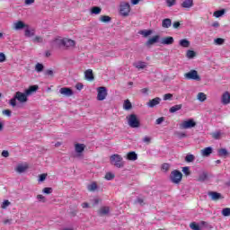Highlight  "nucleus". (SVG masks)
I'll return each instance as SVG.
<instances>
[{"instance_id": "nucleus-1", "label": "nucleus", "mask_w": 230, "mask_h": 230, "mask_svg": "<svg viewBox=\"0 0 230 230\" xmlns=\"http://www.w3.org/2000/svg\"><path fill=\"white\" fill-rule=\"evenodd\" d=\"M76 42L75 40L65 38L63 40L57 39L52 42L53 48H60V46H64L65 48H75Z\"/></svg>"}, {"instance_id": "nucleus-2", "label": "nucleus", "mask_w": 230, "mask_h": 230, "mask_svg": "<svg viewBox=\"0 0 230 230\" xmlns=\"http://www.w3.org/2000/svg\"><path fill=\"white\" fill-rule=\"evenodd\" d=\"M126 119L128 121V127H130L131 128H139L141 127V122L139 121L137 115L134 113L128 115L126 117Z\"/></svg>"}, {"instance_id": "nucleus-3", "label": "nucleus", "mask_w": 230, "mask_h": 230, "mask_svg": "<svg viewBox=\"0 0 230 230\" xmlns=\"http://www.w3.org/2000/svg\"><path fill=\"white\" fill-rule=\"evenodd\" d=\"M110 162L111 164L116 168H123V166H125V161H123V157L118 154L110 156Z\"/></svg>"}, {"instance_id": "nucleus-4", "label": "nucleus", "mask_w": 230, "mask_h": 230, "mask_svg": "<svg viewBox=\"0 0 230 230\" xmlns=\"http://www.w3.org/2000/svg\"><path fill=\"white\" fill-rule=\"evenodd\" d=\"M185 80H195L196 82H200V75L197 70H190L184 74Z\"/></svg>"}, {"instance_id": "nucleus-5", "label": "nucleus", "mask_w": 230, "mask_h": 230, "mask_svg": "<svg viewBox=\"0 0 230 230\" xmlns=\"http://www.w3.org/2000/svg\"><path fill=\"white\" fill-rule=\"evenodd\" d=\"M171 181L173 184H179L182 181V172L178 170H174L171 172Z\"/></svg>"}, {"instance_id": "nucleus-6", "label": "nucleus", "mask_w": 230, "mask_h": 230, "mask_svg": "<svg viewBox=\"0 0 230 230\" xmlns=\"http://www.w3.org/2000/svg\"><path fill=\"white\" fill-rule=\"evenodd\" d=\"M97 100L99 102H103L105 98H107V88L104 86H101L97 88Z\"/></svg>"}, {"instance_id": "nucleus-7", "label": "nucleus", "mask_w": 230, "mask_h": 230, "mask_svg": "<svg viewBox=\"0 0 230 230\" xmlns=\"http://www.w3.org/2000/svg\"><path fill=\"white\" fill-rule=\"evenodd\" d=\"M196 126H197V122H195L193 119H190L180 124V128L181 129L193 128V127H196Z\"/></svg>"}, {"instance_id": "nucleus-8", "label": "nucleus", "mask_w": 230, "mask_h": 230, "mask_svg": "<svg viewBox=\"0 0 230 230\" xmlns=\"http://www.w3.org/2000/svg\"><path fill=\"white\" fill-rule=\"evenodd\" d=\"M14 97L18 102H20V103H26V102H28V95L26 94V92H16Z\"/></svg>"}, {"instance_id": "nucleus-9", "label": "nucleus", "mask_w": 230, "mask_h": 230, "mask_svg": "<svg viewBox=\"0 0 230 230\" xmlns=\"http://www.w3.org/2000/svg\"><path fill=\"white\" fill-rule=\"evenodd\" d=\"M120 13L124 16L127 17L128 13H130V4L128 3H122L120 4Z\"/></svg>"}, {"instance_id": "nucleus-10", "label": "nucleus", "mask_w": 230, "mask_h": 230, "mask_svg": "<svg viewBox=\"0 0 230 230\" xmlns=\"http://www.w3.org/2000/svg\"><path fill=\"white\" fill-rule=\"evenodd\" d=\"M28 28V24L24 23L22 21H18L13 23V30H16V31H19V30H26Z\"/></svg>"}, {"instance_id": "nucleus-11", "label": "nucleus", "mask_w": 230, "mask_h": 230, "mask_svg": "<svg viewBox=\"0 0 230 230\" xmlns=\"http://www.w3.org/2000/svg\"><path fill=\"white\" fill-rule=\"evenodd\" d=\"M175 40H173V37L169 36L163 38L161 40V44H164V46H172Z\"/></svg>"}, {"instance_id": "nucleus-12", "label": "nucleus", "mask_w": 230, "mask_h": 230, "mask_svg": "<svg viewBox=\"0 0 230 230\" xmlns=\"http://www.w3.org/2000/svg\"><path fill=\"white\" fill-rule=\"evenodd\" d=\"M221 102L223 103V105H229L230 103V93L229 92H226L223 93L222 97H221Z\"/></svg>"}, {"instance_id": "nucleus-13", "label": "nucleus", "mask_w": 230, "mask_h": 230, "mask_svg": "<svg viewBox=\"0 0 230 230\" xmlns=\"http://www.w3.org/2000/svg\"><path fill=\"white\" fill-rule=\"evenodd\" d=\"M159 103H161V98L156 97L147 102V107H150V109H154V107H155V105H159Z\"/></svg>"}, {"instance_id": "nucleus-14", "label": "nucleus", "mask_w": 230, "mask_h": 230, "mask_svg": "<svg viewBox=\"0 0 230 230\" xmlns=\"http://www.w3.org/2000/svg\"><path fill=\"white\" fill-rule=\"evenodd\" d=\"M109 213H111V208H109V207H102L98 210L99 217H105V216L109 215Z\"/></svg>"}, {"instance_id": "nucleus-15", "label": "nucleus", "mask_w": 230, "mask_h": 230, "mask_svg": "<svg viewBox=\"0 0 230 230\" xmlns=\"http://www.w3.org/2000/svg\"><path fill=\"white\" fill-rule=\"evenodd\" d=\"M60 94H63V96H73V90L71 88L63 87L59 90Z\"/></svg>"}, {"instance_id": "nucleus-16", "label": "nucleus", "mask_w": 230, "mask_h": 230, "mask_svg": "<svg viewBox=\"0 0 230 230\" xmlns=\"http://www.w3.org/2000/svg\"><path fill=\"white\" fill-rule=\"evenodd\" d=\"M208 195L210 197L211 200H220V199H222V194L216 191H209Z\"/></svg>"}, {"instance_id": "nucleus-17", "label": "nucleus", "mask_w": 230, "mask_h": 230, "mask_svg": "<svg viewBox=\"0 0 230 230\" xmlns=\"http://www.w3.org/2000/svg\"><path fill=\"white\" fill-rule=\"evenodd\" d=\"M26 170H28V164H20L15 168V172H17V173H24Z\"/></svg>"}, {"instance_id": "nucleus-18", "label": "nucleus", "mask_w": 230, "mask_h": 230, "mask_svg": "<svg viewBox=\"0 0 230 230\" xmlns=\"http://www.w3.org/2000/svg\"><path fill=\"white\" fill-rule=\"evenodd\" d=\"M39 90V85H31L27 90H25V93L27 96H31L34 93H37Z\"/></svg>"}, {"instance_id": "nucleus-19", "label": "nucleus", "mask_w": 230, "mask_h": 230, "mask_svg": "<svg viewBox=\"0 0 230 230\" xmlns=\"http://www.w3.org/2000/svg\"><path fill=\"white\" fill-rule=\"evenodd\" d=\"M211 154H213V148L210 146L205 147L204 149L201 150V155L203 157H209Z\"/></svg>"}, {"instance_id": "nucleus-20", "label": "nucleus", "mask_w": 230, "mask_h": 230, "mask_svg": "<svg viewBox=\"0 0 230 230\" xmlns=\"http://www.w3.org/2000/svg\"><path fill=\"white\" fill-rule=\"evenodd\" d=\"M126 159L128 161H137V154L134 151L128 152L126 155Z\"/></svg>"}, {"instance_id": "nucleus-21", "label": "nucleus", "mask_w": 230, "mask_h": 230, "mask_svg": "<svg viewBox=\"0 0 230 230\" xmlns=\"http://www.w3.org/2000/svg\"><path fill=\"white\" fill-rule=\"evenodd\" d=\"M133 66L137 69H146V67H147L148 64L145 61H137V63H134Z\"/></svg>"}, {"instance_id": "nucleus-22", "label": "nucleus", "mask_w": 230, "mask_h": 230, "mask_svg": "<svg viewBox=\"0 0 230 230\" xmlns=\"http://www.w3.org/2000/svg\"><path fill=\"white\" fill-rule=\"evenodd\" d=\"M159 39H160L159 35L154 36L153 38L149 39L146 44V46H153V44L159 42Z\"/></svg>"}, {"instance_id": "nucleus-23", "label": "nucleus", "mask_w": 230, "mask_h": 230, "mask_svg": "<svg viewBox=\"0 0 230 230\" xmlns=\"http://www.w3.org/2000/svg\"><path fill=\"white\" fill-rule=\"evenodd\" d=\"M172 26V19L165 18L162 21V28L168 29Z\"/></svg>"}, {"instance_id": "nucleus-24", "label": "nucleus", "mask_w": 230, "mask_h": 230, "mask_svg": "<svg viewBox=\"0 0 230 230\" xmlns=\"http://www.w3.org/2000/svg\"><path fill=\"white\" fill-rule=\"evenodd\" d=\"M84 76L86 80H89L90 82L94 80V75H93V69H88L84 72Z\"/></svg>"}, {"instance_id": "nucleus-25", "label": "nucleus", "mask_w": 230, "mask_h": 230, "mask_svg": "<svg viewBox=\"0 0 230 230\" xmlns=\"http://www.w3.org/2000/svg\"><path fill=\"white\" fill-rule=\"evenodd\" d=\"M75 150L76 154H82L85 150V145L84 144H75Z\"/></svg>"}, {"instance_id": "nucleus-26", "label": "nucleus", "mask_w": 230, "mask_h": 230, "mask_svg": "<svg viewBox=\"0 0 230 230\" xmlns=\"http://www.w3.org/2000/svg\"><path fill=\"white\" fill-rule=\"evenodd\" d=\"M91 15H100L102 13V9L101 7L98 6H93L90 10Z\"/></svg>"}, {"instance_id": "nucleus-27", "label": "nucleus", "mask_w": 230, "mask_h": 230, "mask_svg": "<svg viewBox=\"0 0 230 230\" xmlns=\"http://www.w3.org/2000/svg\"><path fill=\"white\" fill-rule=\"evenodd\" d=\"M35 36V30L30 29V26L27 25L25 28V37H34Z\"/></svg>"}, {"instance_id": "nucleus-28", "label": "nucleus", "mask_w": 230, "mask_h": 230, "mask_svg": "<svg viewBox=\"0 0 230 230\" xmlns=\"http://www.w3.org/2000/svg\"><path fill=\"white\" fill-rule=\"evenodd\" d=\"M181 109H182V104H176V105L172 106V107L170 108L169 112H170L171 114H173V113H175V112L181 111Z\"/></svg>"}, {"instance_id": "nucleus-29", "label": "nucleus", "mask_w": 230, "mask_h": 230, "mask_svg": "<svg viewBox=\"0 0 230 230\" xmlns=\"http://www.w3.org/2000/svg\"><path fill=\"white\" fill-rule=\"evenodd\" d=\"M191 6H193V0H184L181 3L182 8H191Z\"/></svg>"}, {"instance_id": "nucleus-30", "label": "nucleus", "mask_w": 230, "mask_h": 230, "mask_svg": "<svg viewBox=\"0 0 230 230\" xmlns=\"http://www.w3.org/2000/svg\"><path fill=\"white\" fill-rule=\"evenodd\" d=\"M179 44L181 48H190V43L187 39H183L179 41Z\"/></svg>"}, {"instance_id": "nucleus-31", "label": "nucleus", "mask_w": 230, "mask_h": 230, "mask_svg": "<svg viewBox=\"0 0 230 230\" xmlns=\"http://www.w3.org/2000/svg\"><path fill=\"white\" fill-rule=\"evenodd\" d=\"M139 35H142L143 37L146 38L149 37V35H152V30H142L138 31Z\"/></svg>"}, {"instance_id": "nucleus-32", "label": "nucleus", "mask_w": 230, "mask_h": 230, "mask_svg": "<svg viewBox=\"0 0 230 230\" xmlns=\"http://www.w3.org/2000/svg\"><path fill=\"white\" fill-rule=\"evenodd\" d=\"M208 179V172H203L199 174L198 178L199 182H204Z\"/></svg>"}, {"instance_id": "nucleus-33", "label": "nucleus", "mask_w": 230, "mask_h": 230, "mask_svg": "<svg viewBox=\"0 0 230 230\" xmlns=\"http://www.w3.org/2000/svg\"><path fill=\"white\" fill-rule=\"evenodd\" d=\"M124 111H130L132 109V102L129 100H126L123 104Z\"/></svg>"}, {"instance_id": "nucleus-34", "label": "nucleus", "mask_w": 230, "mask_h": 230, "mask_svg": "<svg viewBox=\"0 0 230 230\" xmlns=\"http://www.w3.org/2000/svg\"><path fill=\"white\" fill-rule=\"evenodd\" d=\"M225 42H226V40L222 38H217L214 40L215 46H223Z\"/></svg>"}, {"instance_id": "nucleus-35", "label": "nucleus", "mask_w": 230, "mask_h": 230, "mask_svg": "<svg viewBox=\"0 0 230 230\" xmlns=\"http://www.w3.org/2000/svg\"><path fill=\"white\" fill-rule=\"evenodd\" d=\"M197 98L199 102H206L208 100V96L204 93H199Z\"/></svg>"}, {"instance_id": "nucleus-36", "label": "nucleus", "mask_w": 230, "mask_h": 230, "mask_svg": "<svg viewBox=\"0 0 230 230\" xmlns=\"http://www.w3.org/2000/svg\"><path fill=\"white\" fill-rule=\"evenodd\" d=\"M197 56V53H195V51L193 50H187V53H186V57L187 58H195V57Z\"/></svg>"}, {"instance_id": "nucleus-37", "label": "nucleus", "mask_w": 230, "mask_h": 230, "mask_svg": "<svg viewBox=\"0 0 230 230\" xmlns=\"http://www.w3.org/2000/svg\"><path fill=\"white\" fill-rule=\"evenodd\" d=\"M35 71H37V73H42V71H44V65L37 63L35 66Z\"/></svg>"}, {"instance_id": "nucleus-38", "label": "nucleus", "mask_w": 230, "mask_h": 230, "mask_svg": "<svg viewBox=\"0 0 230 230\" xmlns=\"http://www.w3.org/2000/svg\"><path fill=\"white\" fill-rule=\"evenodd\" d=\"M88 191H94L95 190H98V185L96 182H93L92 184L87 186Z\"/></svg>"}, {"instance_id": "nucleus-39", "label": "nucleus", "mask_w": 230, "mask_h": 230, "mask_svg": "<svg viewBox=\"0 0 230 230\" xmlns=\"http://www.w3.org/2000/svg\"><path fill=\"white\" fill-rule=\"evenodd\" d=\"M224 13H226V10L222 9V10H218L214 12V17H222V15H224Z\"/></svg>"}, {"instance_id": "nucleus-40", "label": "nucleus", "mask_w": 230, "mask_h": 230, "mask_svg": "<svg viewBox=\"0 0 230 230\" xmlns=\"http://www.w3.org/2000/svg\"><path fill=\"white\" fill-rule=\"evenodd\" d=\"M217 154L220 157H226L227 155V149L222 148L217 151Z\"/></svg>"}, {"instance_id": "nucleus-41", "label": "nucleus", "mask_w": 230, "mask_h": 230, "mask_svg": "<svg viewBox=\"0 0 230 230\" xmlns=\"http://www.w3.org/2000/svg\"><path fill=\"white\" fill-rule=\"evenodd\" d=\"M185 161H186V163H193V161H195V155H187L185 156Z\"/></svg>"}, {"instance_id": "nucleus-42", "label": "nucleus", "mask_w": 230, "mask_h": 230, "mask_svg": "<svg viewBox=\"0 0 230 230\" xmlns=\"http://www.w3.org/2000/svg\"><path fill=\"white\" fill-rule=\"evenodd\" d=\"M101 22H111V17L107 15L100 16Z\"/></svg>"}, {"instance_id": "nucleus-43", "label": "nucleus", "mask_w": 230, "mask_h": 230, "mask_svg": "<svg viewBox=\"0 0 230 230\" xmlns=\"http://www.w3.org/2000/svg\"><path fill=\"white\" fill-rule=\"evenodd\" d=\"M222 215L223 217H230V208H223Z\"/></svg>"}, {"instance_id": "nucleus-44", "label": "nucleus", "mask_w": 230, "mask_h": 230, "mask_svg": "<svg viewBox=\"0 0 230 230\" xmlns=\"http://www.w3.org/2000/svg\"><path fill=\"white\" fill-rule=\"evenodd\" d=\"M10 204H12V203L8 199L4 200L1 205L2 209H6V208H8V206H10Z\"/></svg>"}, {"instance_id": "nucleus-45", "label": "nucleus", "mask_w": 230, "mask_h": 230, "mask_svg": "<svg viewBox=\"0 0 230 230\" xmlns=\"http://www.w3.org/2000/svg\"><path fill=\"white\" fill-rule=\"evenodd\" d=\"M221 136H222V132H220V131L212 133V137L214 139H220Z\"/></svg>"}, {"instance_id": "nucleus-46", "label": "nucleus", "mask_w": 230, "mask_h": 230, "mask_svg": "<svg viewBox=\"0 0 230 230\" xmlns=\"http://www.w3.org/2000/svg\"><path fill=\"white\" fill-rule=\"evenodd\" d=\"M190 229L192 230H200V226L199 225H197V223L195 222H192L190 225Z\"/></svg>"}, {"instance_id": "nucleus-47", "label": "nucleus", "mask_w": 230, "mask_h": 230, "mask_svg": "<svg viewBox=\"0 0 230 230\" xmlns=\"http://www.w3.org/2000/svg\"><path fill=\"white\" fill-rule=\"evenodd\" d=\"M182 172L184 173V175L188 176V175H191V172H190V167L189 166H185L182 168Z\"/></svg>"}, {"instance_id": "nucleus-48", "label": "nucleus", "mask_w": 230, "mask_h": 230, "mask_svg": "<svg viewBox=\"0 0 230 230\" xmlns=\"http://www.w3.org/2000/svg\"><path fill=\"white\" fill-rule=\"evenodd\" d=\"M106 181H112L114 179V173L112 172H107L105 175Z\"/></svg>"}, {"instance_id": "nucleus-49", "label": "nucleus", "mask_w": 230, "mask_h": 230, "mask_svg": "<svg viewBox=\"0 0 230 230\" xmlns=\"http://www.w3.org/2000/svg\"><path fill=\"white\" fill-rule=\"evenodd\" d=\"M172 98H173V94L172 93H166L164 95V101L166 102L168 100H172Z\"/></svg>"}, {"instance_id": "nucleus-50", "label": "nucleus", "mask_w": 230, "mask_h": 230, "mask_svg": "<svg viewBox=\"0 0 230 230\" xmlns=\"http://www.w3.org/2000/svg\"><path fill=\"white\" fill-rule=\"evenodd\" d=\"M9 103L12 107H15L17 105V99H15V96L10 100Z\"/></svg>"}, {"instance_id": "nucleus-51", "label": "nucleus", "mask_w": 230, "mask_h": 230, "mask_svg": "<svg viewBox=\"0 0 230 230\" xmlns=\"http://www.w3.org/2000/svg\"><path fill=\"white\" fill-rule=\"evenodd\" d=\"M53 189L49 187H46L43 189V193H46L47 195H49V193H52Z\"/></svg>"}, {"instance_id": "nucleus-52", "label": "nucleus", "mask_w": 230, "mask_h": 230, "mask_svg": "<svg viewBox=\"0 0 230 230\" xmlns=\"http://www.w3.org/2000/svg\"><path fill=\"white\" fill-rule=\"evenodd\" d=\"M37 199H38L39 202H46V197H44V196L41 195V194H39V195L37 196Z\"/></svg>"}, {"instance_id": "nucleus-53", "label": "nucleus", "mask_w": 230, "mask_h": 230, "mask_svg": "<svg viewBox=\"0 0 230 230\" xmlns=\"http://www.w3.org/2000/svg\"><path fill=\"white\" fill-rule=\"evenodd\" d=\"M176 1L177 0H166L167 6H169V8L174 6Z\"/></svg>"}, {"instance_id": "nucleus-54", "label": "nucleus", "mask_w": 230, "mask_h": 230, "mask_svg": "<svg viewBox=\"0 0 230 230\" xmlns=\"http://www.w3.org/2000/svg\"><path fill=\"white\" fill-rule=\"evenodd\" d=\"M46 177H48V174L46 173L40 174L39 179L40 182H44V181H46Z\"/></svg>"}, {"instance_id": "nucleus-55", "label": "nucleus", "mask_w": 230, "mask_h": 230, "mask_svg": "<svg viewBox=\"0 0 230 230\" xmlns=\"http://www.w3.org/2000/svg\"><path fill=\"white\" fill-rule=\"evenodd\" d=\"M3 114H4V116H7L8 118H10V116H12V111L4 110V111H3Z\"/></svg>"}, {"instance_id": "nucleus-56", "label": "nucleus", "mask_w": 230, "mask_h": 230, "mask_svg": "<svg viewBox=\"0 0 230 230\" xmlns=\"http://www.w3.org/2000/svg\"><path fill=\"white\" fill-rule=\"evenodd\" d=\"M6 61V56L4 55V53L0 52V62H5Z\"/></svg>"}, {"instance_id": "nucleus-57", "label": "nucleus", "mask_w": 230, "mask_h": 230, "mask_svg": "<svg viewBox=\"0 0 230 230\" xmlns=\"http://www.w3.org/2000/svg\"><path fill=\"white\" fill-rule=\"evenodd\" d=\"M162 170H164V172H168V170H170V164H164L162 165Z\"/></svg>"}, {"instance_id": "nucleus-58", "label": "nucleus", "mask_w": 230, "mask_h": 230, "mask_svg": "<svg viewBox=\"0 0 230 230\" xmlns=\"http://www.w3.org/2000/svg\"><path fill=\"white\" fill-rule=\"evenodd\" d=\"M33 42H42V37L40 36H36L32 40Z\"/></svg>"}, {"instance_id": "nucleus-59", "label": "nucleus", "mask_w": 230, "mask_h": 230, "mask_svg": "<svg viewBox=\"0 0 230 230\" xmlns=\"http://www.w3.org/2000/svg\"><path fill=\"white\" fill-rule=\"evenodd\" d=\"M13 222V219H4V224L5 226H12V223Z\"/></svg>"}, {"instance_id": "nucleus-60", "label": "nucleus", "mask_w": 230, "mask_h": 230, "mask_svg": "<svg viewBox=\"0 0 230 230\" xmlns=\"http://www.w3.org/2000/svg\"><path fill=\"white\" fill-rule=\"evenodd\" d=\"M144 199L141 198H137L135 201V204H139L140 206H143Z\"/></svg>"}, {"instance_id": "nucleus-61", "label": "nucleus", "mask_w": 230, "mask_h": 230, "mask_svg": "<svg viewBox=\"0 0 230 230\" xmlns=\"http://www.w3.org/2000/svg\"><path fill=\"white\" fill-rule=\"evenodd\" d=\"M163 121H164V118L160 117L156 119L155 123H156V125H161V123H163Z\"/></svg>"}, {"instance_id": "nucleus-62", "label": "nucleus", "mask_w": 230, "mask_h": 230, "mask_svg": "<svg viewBox=\"0 0 230 230\" xmlns=\"http://www.w3.org/2000/svg\"><path fill=\"white\" fill-rule=\"evenodd\" d=\"M180 26H181V22H174L172 23V27L174 28V30H177Z\"/></svg>"}, {"instance_id": "nucleus-63", "label": "nucleus", "mask_w": 230, "mask_h": 230, "mask_svg": "<svg viewBox=\"0 0 230 230\" xmlns=\"http://www.w3.org/2000/svg\"><path fill=\"white\" fill-rule=\"evenodd\" d=\"M150 141H152V138L150 137H145L143 138L144 143H150Z\"/></svg>"}, {"instance_id": "nucleus-64", "label": "nucleus", "mask_w": 230, "mask_h": 230, "mask_svg": "<svg viewBox=\"0 0 230 230\" xmlns=\"http://www.w3.org/2000/svg\"><path fill=\"white\" fill-rule=\"evenodd\" d=\"M9 155H10V153H8V151L4 150V151L2 152V156H3V157H9Z\"/></svg>"}]
</instances>
